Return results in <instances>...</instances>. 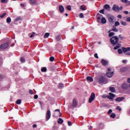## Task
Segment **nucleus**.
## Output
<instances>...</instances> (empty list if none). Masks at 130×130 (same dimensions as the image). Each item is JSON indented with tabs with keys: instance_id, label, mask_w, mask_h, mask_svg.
Returning <instances> with one entry per match:
<instances>
[{
	"instance_id": "1",
	"label": "nucleus",
	"mask_w": 130,
	"mask_h": 130,
	"mask_svg": "<svg viewBox=\"0 0 130 130\" xmlns=\"http://www.w3.org/2000/svg\"><path fill=\"white\" fill-rule=\"evenodd\" d=\"M98 83L99 84H107L108 83V79H106L103 76H101L98 79Z\"/></svg>"
},
{
	"instance_id": "2",
	"label": "nucleus",
	"mask_w": 130,
	"mask_h": 130,
	"mask_svg": "<svg viewBox=\"0 0 130 130\" xmlns=\"http://www.w3.org/2000/svg\"><path fill=\"white\" fill-rule=\"evenodd\" d=\"M119 39L117 36H114L110 39V42L112 44H116L118 42Z\"/></svg>"
},
{
	"instance_id": "3",
	"label": "nucleus",
	"mask_w": 130,
	"mask_h": 130,
	"mask_svg": "<svg viewBox=\"0 0 130 130\" xmlns=\"http://www.w3.org/2000/svg\"><path fill=\"white\" fill-rule=\"evenodd\" d=\"M78 105V101L76 99H73L72 101V104L70 105V108H76Z\"/></svg>"
},
{
	"instance_id": "4",
	"label": "nucleus",
	"mask_w": 130,
	"mask_h": 130,
	"mask_svg": "<svg viewBox=\"0 0 130 130\" xmlns=\"http://www.w3.org/2000/svg\"><path fill=\"white\" fill-rule=\"evenodd\" d=\"M107 17L110 23H114V21H115L114 16L111 14H108Z\"/></svg>"
},
{
	"instance_id": "5",
	"label": "nucleus",
	"mask_w": 130,
	"mask_h": 130,
	"mask_svg": "<svg viewBox=\"0 0 130 130\" xmlns=\"http://www.w3.org/2000/svg\"><path fill=\"white\" fill-rule=\"evenodd\" d=\"M95 93L92 92L91 94V95L89 99V101L88 102L89 103H92V102H93V101H94V100H95Z\"/></svg>"
},
{
	"instance_id": "6",
	"label": "nucleus",
	"mask_w": 130,
	"mask_h": 130,
	"mask_svg": "<svg viewBox=\"0 0 130 130\" xmlns=\"http://www.w3.org/2000/svg\"><path fill=\"white\" fill-rule=\"evenodd\" d=\"M108 72L107 73V76L108 77V78H112V76H113V72H111V69L108 68Z\"/></svg>"
},
{
	"instance_id": "7",
	"label": "nucleus",
	"mask_w": 130,
	"mask_h": 130,
	"mask_svg": "<svg viewBox=\"0 0 130 130\" xmlns=\"http://www.w3.org/2000/svg\"><path fill=\"white\" fill-rule=\"evenodd\" d=\"M8 47H9V42L2 44L0 46L1 49H5V48H8Z\"/></svg>"
},
{
	"instance_id": "8",
	"label": "nucleus",
	"mask_w": 130,
	"mask_h": 130,
	"mask_svg": "<svg viewBox=\"0 0 130 130\" xmlns=\"http://www.w3.org/2000/svg\"><path fill=\"white\" fill-rule=\"evenodd\" d=\"M107 97L108 99H109V100H112V99H114V97H115V94L110 92Z\"/></svg>"
},
{
	"instance_id": "9",
	"label": "nucleus",
	"mask_w": 130,
	"mask_h": 130,
	"mask_svg": "<svg viewBox=\"0 0 130 130\" xmlns=\"http://www.w3.org/2000/svg\"><path fill=\"white\" fill-rule=\"evenodd\" d=\"M112 10L115 12H117V11L119 12V7L116 5H114L112 8Z\"/></svg>"
},
{
	"instance_id": "10",
	"label": "nucleus",
	"mask_w": 130,
	"mask_h": 130,
	"mask_svg": "<svg viewBox=\"0 0 130 130\" xmlns=\"http://www.w3.org/2000/svg\"><path fill=\"white\" fill-rule=\"evenodd\" d=\"M122 88L123 90H126L128 88V84L127 83H124L121 85Z\"/></svg>"
},
{
	"instance_id": "11",
	"label": "nucleus",
	"mask_w": 130,
	"mask_h": 130,
	"mask_svg": "<svg viewBox=\"0 0 130 130\" xmlns=\"http://www.w3.org/2000/svg\"><path fill=\"white\" fill-rule=\"evenodd\" d=\"M124 99H125V98L124 97H119L116 98L115 100V101H116V102H120L121 101H122L123 100H124Z\"/></svg>"
},
{
	"instance_id": "12",
	"label": "nucleus",
	"mask_w": 130,
	"mask_h": 130,
	"mask_svg": "<svg viewBox=\"0 0 130 130\" xmlns=\"http://www.w3.org/2000/svg\"><path fill=\"white\" fill-rule=\"evenodd\" d=\"M101 63H102L103 66H104L105 67L108 66V62L103 59H102Z\"/></svg>"
},
{
	"instance_id": "13",
	"label": "nucleus",
	"mask_w": 130,
	"mask_h": 130,
	"mask_svg": "<svg viewBox=\"0 0 130 130\" xmlns=\"http://www.w3.org/2000/svg\"><path fill=\"white\" fill-rule=\"evenodd\" d=\"M51 116V115L50 114V111L49 110H48L47 111V114H46V118H47V120H48V119H49V118H50Z\"/></svg>"
},
{
	"instance_id": "14",
	"label": "nucleus",
	"mask_w": 130,
	"mask_h": 130,
	"mask_svg": "<svg viewBox=\"0 0 130 130\" xmlns=\"http://www.w3.org/2000/svg\"><path fill=\"white\" fill-rule=\"evenodd\" d=\"M59 11L60 13H63V12H64V8L62 5H60L59 6Z\"/></svg>"
},
{
	"instance_id": "15",
	"label": "nucleus",
	"mask_w": 130,
	"mask_h": 130,
	"mask_svg": "<svg viewBox=\"0 0 130 130\" xmlns=\"http://www.w3.org/2000/svg\"><path fill=\"white\" fill-rule=\"evenodd\" d=\"M122 3H124L125 4V6L126 7H128V6H130V1H128L127 0H123Z\"/></svg>"
},
{
	"instance_id": "16",
	"label": "nucleus",
	"mask_w": 130,
	"mask_h": 130,
	"mask_svg": "<svg viewBox=\"0 0 130 130\" xmlns=\"http://www.w3.org/2000/svg\"><path fill=\"white\" fill-rule=\"evenodd\" d=\"M122 49L123 52H127V51H129L130 47H127V48L122 47Z\"/></svg>"
},
{
	"instance_id": "17",
	"label": "nucleus",
	"mask_w": 130,
	"mask_h": 130,
	"mask_svg": "<svg viewBox=\"0 0 130 130\" xmlns=\"http://www.w3.org/2000/svg\"><path fill=\"white\" fill-rule=\"evenodd\" d=\"M104 8L105 9V10H109V11H110V6H109V5H108V4H106L104 5Z\"/></svg>"
},
{
	"instance_id": "18",
	"label": "nucleus",
	"mask_w": 130,
	"mask_h": 130,
	"mask_svg": "<svg viewBox=\"0 0 130 130\" xmlns=\"http://www.w3.org/2000/svg\"><path fill=\"white\" fill-rule=\"evenodd\" d=\"M127 71V68L126 67H122L120 69V71L122 73H123L124 72H126Z\"/></svg>"
},
{
	"instance_id": "19",
	"label": "nucleus",
	"mask_w": 130,
	"mask_h": 130,
	"mask_svg": "<svg viewBox=\"0 0 130 130\" xmlns=\"http://www.w3.org/2000/svg\"><path fill=\"white\" fill-rule=\"evenodd\" d=\"M86 79L87 81H89V82H93V81H94V79H93V78H92V77H90V76H88L86 78Z\"/></svg>"
},
{
	"instance_id": "20",
	"label": "nucleus",
	"mask_w": 130,
	"mask_h": 130,
	"mask_svg": "<svg viewBox=\"0 0 130 130\" xmlns=\"http://www.w3.org/2000/svg\"><path fill=\"white\" fill-rule=\"evenodd\" d=\"M80 9L82 10V11H86L87 10V7L85 5H82L80 6Z\"/></svg>"
},
{
	"instance_id": "21",
	"label": "nucleus",
	"mask_w": 130,
	"mask_h": 130,
	"mask_svg": "<svg viewBox=\"0 0 130 130\" xmlns=\"http://www.w3.org/2000/svg\"><path fill=\"white\" fill-rule=\"evenodd\" d=\"M101 23H102V24H106V19H105V17H103L102 18Z\"/></svg>"
},
{
	"instance_id": "22",
	"label": "nucleus",
	"mask_w": 130,
	"mask_h": 130,
	"mask_svg": "<svg viewBox=\"0 0 130 130\" xmlns=\"http://www.w3.org/2000/svg\"><path fill=\"white\" fill-rule=\"evenodd\" d=\"M109 90L112 93H114V92H115V88H114V87H110Z\"/></svg>"
},
{
	"instance_id": "23",
	"label": "nucleus",
	"mask_w": 130,
	"mask_h": 130,
	"mask_svg": "<svg viewBox=\"0 0 130 130\" xmlns=\"http://www.w3.org/2000/svg\"><path fill=\"white\" fill-rule=\"evenodd\" d=\"M41 71L43 72H46L47 71V69L46 67H43L41 69Z\"/></svg>"
},
{
	"instance_id": "24",
	"label": "nucleus",
	"mask_w": 130,
	"mask_h": 130,
	"mask_svg": "<svg viewBox=\"0 0 130 130\" xmlns=\"http://www.w3.org/2000/svg\"><path fill=\"white\" fill-rule=\"evenodd\" d=\"M12 19L10 17H8L6 20L7 23L10 24V22H11Z\"/></svg>"
},
{
	"instance_id": "25",
	"label": "nucleus",
	"mask_w": 130,
	"mask_h": 130,
	"mask_svg": "<svg viewBox=\"0 0 130 130\" xmlns=\"http://www.w3.org/2000/svg\"><path fill=\"white\" fill-rule=\"evenodd\" d=\"M58 87L59 89H62V88H63V84L59 83Z\"/></svg>"
},
{
	"instance_id": "26",
	"label": "nucleus",
	"mask_w": 130,
	"mask_h": 130,
	"mask_svg": "<svg viewBox=\"0 0 130 130\" xmlns=\"http://www.w3.org/2000/svg\"><path fill=\"white\" fill-rule=\"evenodd\" d=\"M29 3L30 5H35L36 4V2H35V1L34 0H29Z\"/></svg>"
},
{
	"instance_id": "27",
	"label": "nucleus",
	"mask_w": 130,
	"mask_h": 130,
	"mask_svg": "<svg viewBox=\"0 0 130 130\" xmlns=\"http://www.w3.org/2000/svg\"><path fill=\"white\" fill-rule=\"evenodd\" d=\"M116 116V115H115L114 113H112L110 115V117H111V118H115Z\"/></svg>"
},
{
	"instance_id": "28",
	"label": "nucleus",
	"mask_w": 130,
	"mask_h": 130,
	"mask_svg": "<svg viewBox=\"0 0 130 130\" xmlns=\"http://www.w3.org/2000/svg\"><path fill=\"white\" fill-rule=\"evenodd\" d=\"M63 122V120H62V119H61V118H59V119L58 120V123L61 124V123H62Z\"/></svg>"
},
{
	"instance_id": "29",
	"label": "nucleus",
	"mask_w": 130,
	"mask_h": 130,
	"mask_svg": "<svg viewBox=\"0 0 130 130\" xmlns=\"http://www.w3.org/2000/svg\"><path fill=\"white\" fill-rule=\"evenodd\" d=\"M49 36V33L48 32H46L44 36V38H48V37Z\"/></svg>"
},
{
	"instance_id": "30",
	"label": "nucleus",
	"mask_w": 130,
	"mask_h": 130,
	"mask_svg": "<svg viewBox=\"0 0 130 130\" xmlns=\"http://www.w3.org/2000/svg\"><path fill=\"white\" fill-rule=\"evenodd\" d=\"M61 39V37L59 36H58L56 37V40L57 41H59V40H60Z\"/></svg>"
},
{
	"instance_id": "31",
	"label": "nucleus",
	"mask_w": 130,
	"mask_h": 130,
	"mask_svg": "<svg viewBox=\"0 0 130 130\" xmlns=\"http://www.w3.org/2000/svg\"><path fill=\"white\" fill-rule=\"evenodd\" d=\"M58 111V112H59V117H61V113H60V110L59 109H56L55 110V112Z\"/></svg>"
},
{
	"instance_id": "32",
	"label": "nucleus",
	"mask_w": 130,
	"mask_h": 130,
	"mask_svg": "<svg viewBox=\"0 0 130 130\" xmlns=\"http://www.w3.org/2000/svg\"><path fill=\"white\" fill-rule=\"evenodd\" d=\"M21 103H22V101L21 100H18L16 101V104L20 105V104H21Z\"/></svg>"
},
{
	"instance_id": "33",
	"label": "nucleus",
	"mask_w": 130,
	"mask_h": 130,
	"mask_svg": "<svg viewBox=\"0 0 130 130\" xmlns=\"http://www.w3.org/2000/svg\"><path fill=\"white\" fill-rule=\"evenodd\" d=\"M114 34H115L113 32H110L109 34V37H112V36H113V35H114Z\"/></svg>"
},
{
	"instance_id": "34",
	"label": "nucleus",
	"mask_w": 130,
	"mask_h": 130,
	"mask_svg": "<svg viewBox=\"0 0 130 130\" xmlns=\"http://www.w3.org/2000/svg\"><path fill=\"white\" fill-rule=\"evenodd\" d=\"M120 47V45H119L118 46H116L114 48V50H116V49H118Z\"/></svg>"
},
{
	"instance_id": "35",
	"label": "nucleus",
	"mask_w": 130,
	"mask_h": 130,
	"mask_svg": "<svg viewBox=\"0 0 130 130\" xmlns=\"http://www.w3.org/2000/svg\"><path fill=\"white\" fill-rule=\"evenodd\" d=\"M67 9L68 11H71V10H72V7H71V6L68 5L67 6Z\"/></svg>"
},
{
	"instance_id": "36",
	"label": "nucleus",
	"mask_w": 130,
	"mask_h": 130,
	"mask_svg": "<svg viewBox=\"0 0 130 130\" xmlns=\"http://www.w3.org/2000/svg\"><path fill=\"white\" fill-rule=\"evenodd\" d=\"M118 52L119 54H121L122 53V50H121V49H119L118 50Z\"/></svg>"
},
{
	"instance_id": "37",
	"label": "nucleus",
	"mask_w": 130,
	"mask_h": 130,
	"mask_svg": "<svg viewBox=\"0 0 130 130\" xmlns=\"http://www.w3.org/2000/svg\"><path fill=\"white\" fill-rule=\"evenodd\" d=\"M1 3L7 4V3H8V0H1Z\"/></svg>"
},
{
	"instance_id": "38",
	"label": "nucleus",
	"mask_w": 130,
	"mask_h": 130,
	"mask_svg": "<svg viewBox=\"0 0 130 130\" xmlns=\"http://www.w3.org/2000/svg\"><path fill=\"white\" fill-rule=\"evenodd\" d=\"M54 57L51 56L50 58V61H54Z\"/></svg>"
},
{
	"instance_id": "39",
	"label": "nucleus",
	"mask_w": 130,
	"mask_h": 130,
	"mask_svg": "<svg viewBox=\"0 0 130 130\" xmlns=\"http://www.w3.org/2000/svg\"><path fill=\"white\" fill-rule=\"evenodd\" d=\"M120 25V23H119V22L118 21H116L115 23V26H119Z\"/></svg>"
},
{
	"instance_id": "40",
	"label": "nucleus",
	"mask_w": 130,
	"mask_h": 130,
	"mask_svg": "<svg viewBox=\"0 0 130 130\" xmlns=\"http://www.w3.org/2000/svg\"><path fill=\"white\" fill-rule=\"evenodd\" d=\"M6 15H7V13H4L3 15H1L0 17L1 18H2V19H3V18H4Z\"/></svg>"
},
{
	"instance_id": "41",
	"label": "nucleus",
	"mask_w": 130,
	"mask_h": 130,
	"mask_svg": "<svg viewBox=\"0 0 130 130\" xmlns=\"http://www.w3.org/2000/svg\"><path fill=\"white\" fill-rule=\"evenodd\" d=\"M104 11H105V9H102L100 11V13L101 14H104Z\"/></svg>"
},
{
	"instance_id": "42",
	"label": "nucleus",
	"mask_w": 130,
	"mask_h": 130,
	"mask_svg": "<svg viewBox=\"0 0 130 130\" xmlns=\"http://www.w3.org/2000/svg\"><path fill=\"white\" fill-rule=\"evenodd\" d=\"M121 25L123 26H126V22H124L123 21H121Z\"/></svg>"
},
{
	"instance_id": "43",
	"label": "nucleus",
	"mask_w": 130,
	"mask_h": 130,
	"mask_svg": "<svg viewBox=\"0 0 130 130\" xmlns=\"http://www.w3.org/2000/svg\"><path fill=\"white\" fill-rule=\"evenodd\" d=\"M112 31H114V32H118V29H117V28H113Z\"/></svg>"
},
{
	"instance_id": "44",
	"label": "nucleus",
	"mask_w": 130,
	"mask_h": 130,
	"mask_svg": "<svg viewBox=\"0 0 130 130\" xmlns=\"http://www.w3.org/2000/svg\"><path fill=\"white\" fill-rule=\"evenodd\" d=\"M29 94H30V95H33V90H32L31 89H29Z\"/></svg>"
},
{
	"instance_id": "45",
	"label": "nucleus",
	"mask_w": 130,
	"mask_h": 130,
	"mask_svg": "<svg viewBox=\"0 0 130 130\" xmlns=\"http://www.w3.org/2000/svg\"><path fill=\"white\" fill-rule=\"evenodd\" d=\"M79 17L81 18H84V14L83 13H80V15H79Z\"/></svg>"
},
{
	"instance_id": "46",
	"label": "nucleus",
	"mask_w": 130,
	"mask_h": 130,
	"mask_svg": "<svg viewBox=\"0 0 130 130\" xmlns=\"http://www.w3.org/2000/svg\"><path fill=\"white\" fill-rule=\"evenodd\" d=\"M20 60L21 62H25V59H24V58H21Z\"/></svg>"
},
{
	"instance_id": "47",
	"label": "nucleus",
	"mask_w": 130,
	"mask_h": 130,
	"mask_svg": "<svg viewBox=\"0 0 130 130\" xmlns=\"http://www.w3.org/2000/svg\"><path fill=\"white\" fill-rule=\"evenodd\" d=\"M119 38H120V40H122V39H123V37H122L121 35H119Z\"/></svg>"
},
{
	"instance_id": "48",
	"label": "nucleus",
	"mask_w": 130,
	"mask_h": 130,
	"mask_svg": "<svg viewBox=\"0 0 130 130\" xmlns=\"http://www.w3.org/2000/svg\"><path fill=\"white\" fill-rule=\"evenodd\" d=\"M34 35H35V32H33L32 34L30 36V38H33L35 37Z\"/></svg>"
},
{
	"instance_id": "49",
	"label": "nucleus",
	"mask_w": 130,
	"mask_h": 130,
	"mask_svg": "<svg viewBox=\"0 0 130 130\" xmlns=\"http://www.w3.org/2000/svg\"><path fill=\"white\" fill-rule=\"evenodd\" d=\"M112 112V110L110 109L108 112V114H111V113Z\"/></svg>"
},
{
	"instance_id": "50",
	"label": "nucleus",
	"mask_w": 130,
	"mask_h": 130,
	"mask_svg": "<svg viewBox=\"0 0 130 130\" xmlns=\"http://www.w3.org/2000/svg\"><path fill=\"white\" fill-rule=\"evenodd\" d=\"M94 57H95V58H99V57H98V54H94Z\"/></svg>"
},
{
	"instance_id": "51",
	"label": "nucleus",
	"mask_w": 130,
	"mask_h": 130,
	"mask_svg": "<svg viewBox=\"0 0 130 130\" xmlns=\"http://www.w3.org/2000/svg\"><path fill=\"white\" fill-rule=\"evenodd\" d=\"M117 110H119V111H121V108H120L119 106L116 108Z\"/></svg>"
},
{
	"instance_id": "52",
	"label": "nucleus",
	"mask_w": 130,
	"mask_h": 130,
	"mask_svg": "<svg viewBox=\"0 0 130 130\" xmlns=\"http://www.w3.org/2000/svg\"><path fill=\"white\" fill-rule=\"evenodd\" d=\"M34 99H38V95L37 94L34 95Z\"/></svg>"
},
{
	"instance_id": "53",
	"label": "nucleus",
	"mask_w": 130,
	"mask_h": 130,
	"mask_svg": "<svg viewBox=\"0 0 130 130\" xmlns=\"http://www.w3.org/2000/svg\"><path fill=\"white\" fill-rule=\"evenodd\" d=\"M68 125H69V126H72V122H71V121H68Z\"/></svg>"
},
{
	"instance_id": "54",
	"label": "nucleus",
	"mask_w": 130,
	"mask_h": 130,
	"mask_svg": "<svg viewBox=\"0 0 130 130\" xmlns=\"http://www.w3.org/2000/svg\"><path fill=\"white\" fill-rule=\"evenodd\" d=\"M102 98H107V95L104 94L102 95Z\"/></svg>"
},
{
	"instance_id": "55",
	"label": "nucleus",
	"mask_w": 130,
	"mask_h": 130,
	"mask_svg": "<svg viewBox=\"0 0 130 130\" xmlns=\"http://www.w3.org/2000/svg\"><path fill=\"white\" fill-rule=\"evenodd\" d=\"M118 18H119V19H121V18H122V16H121V15L119 14L118 15Z\"/></svg>"
},
{
	"instance_id": "56",
	"label": "nucleus",
	"mask_w": 130,
	"mask_h": 130,
	"mask_svg": "<svg viewBox=\"0 0 130 130\" xmlns=\"http://www.w3.org/2000/svg\"><path fill=\"white\" fill-rule=\"evenodd\" d=\"M39 103H40V105H41V108L42 109V108H43V107H42V104H43V103L41 102H39Z\"/></svg>"
},
{
	"instance_id": "57",
	"label": "nucleus",
	"mask_w": 130,
	"mask_h": 130,
	"mask_svg": "<svg viewBox=\"0 0 130 130\" xmlns=\"http://www.w3.org/2000/svg\"><path fill=\"white\" fill-rule=\"evenodd\" d=\"M123 13L124 14H125V15H127V14H128V11H124Z\"/></svg>"
},
{
	"instance_id": "58",
	"label": "nucleus",
	"mask_w": 130,
	"mask_h": 130,
	"mask_svg": "<svg viewBox=\"0 0 130 130\" xmlns=\"http://www.w3.org/2000/svg\"><path fill=\"white\" fill-rule=\"evenodd\" d=\"M19 20H20V18H17L16 19H15V22H17V21H19Z\"/></svg>"
},
{
	"instance_id": "59",
	"label": "nucleus",
	"mask_w": 130,
	"mask_h": 130,
	"mask_svg": "<svg viewBox=\"0 0 130 130\" xmlns=\"http://www.w3.org/2000/svg\"><path fill=\"white\" fill-rule=\"evenodd\" d=\"M32 127H34V128L37 127V125L35 124L33 125Z\"/></svg>"
},
{
	"instance_id": "60",
	"label": "nucleus",
	"mask_w": 130,
	"mask_h": 130,
	"mask_svg": "<svg viewBox=\"0 0 130 130\" xmlns=\"http://www.w3.org/2000/svg\"><path fill=\"white\" fill-rule=\"evenodd\" d=\"M122 9H123V8L122 7V6H121L120 8H119V11H121V10H122Z\"/></svg>"
},
{
	"instance_id": "61",
	"label": "nucleus",
	"mask_w": 130,
	"mask_h": 130,
	"mask_svg": "<svg viewBox=\"0 0 130 130\" xmlns=\"http://www.w3.org/2000/svg\"><path fill=\"white\" fill-rule=\"evenodd\" d=\"M122 62H123V63H125V62H126V60H122Z\"/></svg>"
},
{
	"instance_id": "62",
	"label": "nucleus",
	"mask_w": 130,
	"mask_h": 130,
	"mask_svg": "<svg viewBox=\"0 0 130 130\" xmlns=\"http://www.w3.org/2000/svg\"><path fill=\"white\" fill-rule=\"evenodd\" d=\"M92 128H93V127H92L91 126L89 127V129H92Z\"/></svg>"
},
{
	"instance_id": "63",
	"label": "nucleus",
	"mask_w": 130,
	"mask_h": 130,
	"mask_svg": "<svg viewBox=\"0 0 130 130\" xmlns=\"http://www.w3.org/2000/svg\"><path fill=\"white\" fill-rule=\"evenodd\" d=\"M126 55H130V52L126 53Z\"/></svg>"
},
{
	"instance_id": "64",
	"label": "nucleus",
	"mask_w": 130,
	"mask_h": 130,
	"mask_svg": "<svg viewBox=\"0 0 130 130\" xmlns=\"http://www.w3.org/2000/svg\"><path fill=\"white\" fill-rule=\"evenodd\" d=\"M127 82H128V83H129V84H130V78L127 79Z\"/></svg>"
}]
</instances>
